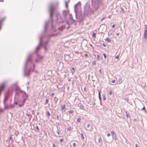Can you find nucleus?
<instances>
[{"instance_id": "f257e3e1", "label": "nucleus", "mask_w": 147, "mask_h": 147, "mask_svg": "<svg viewBox=\"0 0 147 147\" xmlns=\"http://www.w3.org/2000/svg\"><path fill=\"white\" fill-rule=\"evenodd\" d=\"M55 9V8L53 5H51L50 6L49 9L50 19L48 21L45 22L44 31L42 34L39 37L40 40L39 44L36 47L35 50V53H37L38 51L40 49V45L42 44V40L43 38L45 36V34L47 32V29H49L51 32H55L57 30L55 26H53V16Z\"/></svg>"}, {"instance_id": "f03ea898", "label": "nucleus", "mask_w": 147, "mask_h": 147, "mask_svg": "<svg viewBox=\"0 0 147 147\" xmlns=\"http://www.w3.org/2000/svg\"><path fill=\"white\" fill-rule=\"evenodd\" d=\"M9 89L13 91H15V98L17 102L14 101V105H18L20 107H23L28 97L26 92L21 90L20 88L16 84L11 85Z\"/></svg>"}, {"instance_id": "7ed1b4c3", "label": "nucleus", "mask_w": 147, "mask_h": 147, "mask_svg": "<svg viewBox=\"0 0 147 147\" xmlns=\"http://www.w3.org/2000/svg\"><path fill=\"white\" fill-rule=\"evenodd\" d=\"M32 54H30L27 57L24 67V75L26 76H29L31 71H34L35 65L32 58Z\"/></svg>"}, {"instance_id": "20e7f679", "label": "nucleus", "mask_w": 147, "mask_h": 147, "mask_svg": "<svg viewBox=\"0 0 147 147\" xmlns=\"http://www.w3.org/2000/svg\"><path fill=\"white\" fill-rule=\"evenodd\" d=\"M91 4L93 7L96 11L100 6L102 5V1L101 0H91Z\"/></svg>"}, {"instance_id": "39448f33", "label": "nucleus", "mask_w": 147, "mask_h": 147, "mask_svg": "<svg viewBox=\"0 0 147 147\" xmlns=\"http://www.w3.org/2000/svg\"><path fill=\"white\" fill-rule=\"evenodd\" d=\"M81 5V2H79L76 5H75L74 6V11L76 14V17L77 18V13L78 12V6H80Z\"/></svg>"}, {"instance_id": "423d86ee", "label": "nucleus", "mask_w": 147, "mask_h": 147, "mask_svg": "<svg viewBox=\"0 0 147 147\" xmlns=\"http://www.w3.org/2000/svg\"><path fill=\"white\" fill-rule=\"evenodd\" d=\"M13 91H12L11 90L9 89L5 93V95L7 96V97H9L10 96H11L13 94Z\"/></svg>"}, {"instance_id": "0eeeda50", "label": "nucleus", "mask_w": 147, "mask_h": 147, "mask_svg": "<svg viewBox=\"0 0 147 147\" xmlns=\"http://www.w3.org/2000/svg\"><path fill=\"white\" fill-rule=\"evenodd\" d=\"M57 22L58 23L61 22L62 18L60 14L59 13H57L56 15Z\"/></svg>"}, {"instance_id": "6e6552de", "label": "nucleus", "mask_w": 147, "mask_h": 147, "mask_svg": "<svg viewBox=\"0 0 147 147\" xmlns=\"http://www.w3.org/2000/svg\"><path fill=\"white\" fill-rule=\"evenodd\" d=\"M144 38L146 39L147 38V25H145L144 26Z\"/></svg>"}, {"instance_id": "1a4fd4ad", "label": "nucleus", "mask_w": 147, "mask_h": 147, "mask_svg": "<svg viewBox=\"0 0 147 147\" xmlns=\"http://www.w3.org/2000/svg\"><path fill=\"white\" fill-rule=\"evenodd\" d=\"M14 105L12 104H10L9 105H7L6 104L5 105V106H4V108L5 109H9L11 108H14Z\"/></svg>"}, {"instance_id": "9d476101", "label": "nucleus", "mask_w": 147, "mask_h": 147, "mask_svg": "<svg viewBox=\"0 0 147 147\" xmlns=\"http://www.w3.org/2000/svg\"><path fill=\"white\" fill-rule=\"evenodd\" d=\"M42 58L43 57L42 56H41L38 54L37 55V59L35 61L36 62H38L39 61L41 60L42 59Z\"/></svg>"}, {"instance_id": "9b49d317", "label": "nucleus", "mask_w": 147, "mask_h": 147, "mask_svg": "<svg viewBox=\"0 0 147 147\" xmlns=\"http://www.w3.org/2000/svg\"><path fill=\"white\" fill-rule=\"evenodd\" d=\"M68 12L66 10H63V14L65 19H66L68 14Z\"/></svg>"}, {"instance_id": "f8f14e48", "label": "nucleus", "mask_w": 147, "mask_h": 147, "mask_svg": "<svg viewBox=\"0 0 147 147\" xmlns=\"http://www.w3.org/2000/svg\"><path fill=\"white\" fill-rule=\"evenodd\" d=\"M71 116L70 115H69L67 114H66V117L65 118V121H69L70 120Z\"/></svg>"}, {"instance_id": "ddd939ff", "label": "nucleus", "mask_w": 147, "mask_h": 147, "mask_svg": "<svg viewBox=\"0 0 147 147\" xmlns=\"http://www.w3.org/2000/svg\"><path fill=\"white\" fill-rule=\"evenodd\" d=\"M8 98L9 97H7V96L5 95V98L3 100L4 104V106H5V105H6V102Z\"/></svg>"}, {"instance_id": "4468645a", "label": "nucleus", "mask_w": 147, "mask_h": 147, "mask_svg": "<svg viewBox=\"0 0 147 147\" xmlns=\"http://www.w3.org/2000/svg\"><path fill=\"white\" fill-rule=\"evenodd\" d=\"M5 18H4L0 20V30L1 29V23L5 20Z\"/></svg>"}, {"instance_id": "2eb2a0df", "label": "nucleus", "mask_w": 147, "mask_h": 147, "mask_svg": "<svg viewBox=\"0 0 147 147\" xmlns=\"http://www.w3.org/2000/svg\"><path fill=\"white\" fill-rule=\"evenodd\" d=\"M49 41V39H48L45 42L42 44V45L47 46Z\"/></svg>"}, {"instance_id": "dca6fc26", "label": "nucleus", "mask_w": 147, "mask_h": 147, "mask_svg": "<svg viewBox=\"0 0 147 147\" xmlns=\"http://www.w3.org/2000/svg\"><path fill=\"white\" fill-rule=\"evenodd\" d=\"M118 80L119 82V84H120L122 83V80L121 78V76L119 77Z\"/></svg>"}, {"instance_id": "f3484780", "label": "nucleus", "mask_w": 147, "mask_h": 147, "mask_svg": "<svg viewBox=\"0 0 147 147\" xmlns=\"http://www.w3.org/2000/svg\"><path fill=\"white\" fill-rule=\"evenodd\" d=\"M59 34V33L55 34H52L50 36V37H55L57 36Z\"/></svg>"}, {"instance_id": "a211bd4d", "label": "nucleus", "mask_w": 147, "mask_h": 147, "mask_svg": "<svg viewBox=\"0 0 147 147\" xmlns=\"http://www.w3.org/2000/svg\"><path fill=\"white\" fill-rule=\"evenodd\" d=\"M65 105H62L61 107V109L63 110L64 109L65 110Z\"/></svg>"}, {"instance_id": "6ab92c4d", "label": "nucleus", "mask_w": 147, "mask_h": 147, "mask_svg": "<svg viewBox=\"0 0 147 147\" xmlns=\"http://www.w3.org/2000/svg\"><path fill=\"white\" fill-rule=\"evenodd\" d=\"M79 107H80V108L81 109H82V110H84V107L83 105H82V104L80 105Z\"/></svg>"}, {"instance_id": "aec40b11", "label": "nucleus", "mask_w": 147, "mask_h": 147, "mask_svg": "<svg viewBox=\"0 0 147 147\" xmlns=\"http://www.w3.org/2000/svg\"><path fill=\"white\" fill-rule=\"evenodd\" d=\"M111 132V133L114 136V137H116V134L113 131H112Z\"/></svg>"}, {"instance_id": "412c9836", "label": "nucleus", "mask_w": 147, "mask_h": 147, "mask_svg": "<svg viewBox=\"0 0 147 147\" xmlns=\"http://www.w3.org/2000/svg\"><path fill=\"white\" fill-rule=\"evenodd\" d=\"M105 40H107L108 42H110L111 41V40L109 38H107Z\"/></svg>"}, {"instance_id": "4be33fe9", "label": "nucleus", "mask_w": 147, "mask_h": 147, "mask_svg": "<svg viewBox=\"0 0 147 147\" xmlns=\"http://www.w3.org/2000/svg\"><path fill=\"white\" fill-rule=\"evenodd\" d=\"M96 33L94 32H93V34H92V37L93 38H95L96 37Z\"/></svg>"}, {"instance_id": "5701e85b", "label": "nucleus", "mask_w": 147, "mask_h": 147, "mask_svg": "<svg viewBox=\"0 0 147 147\" xmlns=\"http://www.w3.org/2000/svg\"><path fill=\"white\" fill-rule=\"evenodd\" d=\"M142 110H144V112L146 113H147L146 110L144 106L142 108Z\"/></svg>"}, {"instance_id": "b1692460", "label": "nucleus", "mask_w": 147, "mask_h": 147, "mask_svg": "<svg viewBox=\"0 0 147 147\" xmlns=\"http://www.w3.org/2000/svg\"><path fill=\"white\" fill-rule=\"evenodd\" d=\"M120 9L121 11L123 13H124L125 12L123 7H121Z\"/></svg>"}, {"instance_id": "393cba45", "label": "nucleus", "mask_w": 147, "mask_h": 147, "mask_svg": "<svg viewBox=\"0 0 147 147\" xmlns=\"http://www.w3.org/2000/svg\"><path fill=\"white\" fill-rule=\"evenodd\" d=\"M65 7L66 8H68V2L66 1H65Z\"/></svg>"}, {"instance_id": "a878e982", "label": "nucleus", "mask_w": 147, "mask_h": 147, "mask_svg": "<svg viewBox=\"0 0 147 147\" xmlns=\"http://www.w3.org/2000/svg\"><path fill=\"white\" fill-rule=\"evenodd\" d=\"M125 115H126V117H127V118L128 117L130 118V117L129 116V115L128 114L127 111H125Z\"/></svg>"}, {"instance_id": "bb28decb", "label": "nucleus", "mask_w": 147, "mask_h": 147, "mask_svg": "<svg viewBox=\"0 0 147 147\" xmlns=\"http://www.w3.org/2000/svg\"><path fill=\"white\" fill-rule=\"evenodd\" d=\"M69 18H70V20L73 19L72 16L70 14H69Z\"/></svg>"}, {"instance_id": "cd10ccee", "label": "nucleus", "mask_w": 147, "mask_h": 147, "mask_svg": "<svg viewBox=\"0 0 147 147\" xmlns=\"http://www.w3.org/2000/svg\"><path fill=\"white\" fill-rule=\"evenodd\" d=\"M113 93V92L112 91V90H110L109 91V94L110 95H111Z\"/></svg>"}, {"instance_id": "c85d7f7f", "label": "nucleus", "mask_w": 147, "mask_h": 147, "mask_svg": "<svg viewBox=\"0 0 147 147\" xmlns=\"http://www.w3.org/2000/svg\"><path fill=\"white\" fill-rule=\"evenodd\" d=\"M102 96L103 98V99L104 100H105L106 99V98L105 96V94H103L102 95Z\"/></svg>"}, {"instance_id": "c756f323", "label": "nucleus", "mask_w": 147, "mask_h": 147, "mask_svg": "<svg viewBox=\"0 0 147 147\" xmlns=\"http://www.w3.org/2000/svg\"><path fill=\"white\" fill-rule=\"evenodd\" d=\"M71 24H74V23L75 22V20L73 19L71 20Z\"/></svg>"}, {"instance_id": "7c9ffc66", "label": "nucleus", "mask_w": 147, "mask_h": 147, "mask_svg": "<svg viewBox=\"0 0 147 147\" xmlns=\"http://www.w3.org/2000/svg\"><path fill=\"white\" fill-rule=\"evenodd\" d=\"M81 136H82V139L84 140V135H83V134L82 133L81 134Z\"/></svg>"}, {"instance_id": "2f4dec72", "label": "nucleus", "mask_w": 147, "mask_h": 147, "mask_svg": "<svg viewBox=\"0 0 147 147\" xmlns=\"http://www.w3.org/2000/svg\"><path fill=\"white\" fill-rule=\"evenodd\" d=\"M47 115L49 117L50 116L51 114H50V113L49 111H47Z\"/></svg>"}, {"instance_id": "473e14b6", "label": "nucleus", "mask_w": 147, "mask_h": 147, "mask_svg": "<svg viewBox=\"0 0 147 147\" xmlns=\"http://www.w3.org/2000/svg\"><path fill=\"white\" fill-rule=\"evenodd\" d=\"M49 102V100L48 99H46V102L45 103V104H47Z\"/></svg>"}, {"instance_id": "72a5a7b5", "label": "nucleus", "mask_w": 147, "mask_h": 147, "mask_svg": "<svg viewBox=\"0 0 147 147\" xmlns=\"http://www.w3.org/2000/svg\"><path fill=\"white\" fill-rule=\"evenodd\" d=\"M43 47H44V49L46 51L47 50V46L43 45Z\"/></svg>"}, {"instance_id": "f704fd0d", "label": "nucleus", "mask_w": 147, "mask_h": 147, "mask_svg": "<svg viewBox=\"0 0 147 147\" xmlns=\"http://www.w3.org/2000/svg\"><path fill=\"white\" fill-rule=\"evenodd\" d=\"M27 116H28L29 118H30H30L32 117V115H31V114H27Z\"/></svg>"}, {"instance_id": "c9c22d12", "label": "nucleus", "mask_w": 147, "mask_h": 147, "mask_svg": "<svg viewBox=\"0 0 147 147\" xmlns=\"http://www.w3.org/2000/svg\"><path fill=\"white\" fill-rule=\"evenodd\" d=\"M71 127H68L67 128V130L68 131H70L71 130Z\"/></svg>"}, {"instance_id": "e433bc0d", "label": "nucleus", "mask_w": 147, "mask_h": 147, "mask_svg": "<svg viewBox=\"0 0 147 147\" xmlns=\"http://www.w3.org/2000/svg\"><path fill=\"white\" fill-rule=\"evenodd\" d=\"M73 111L72 110H70L69 111V113H73Z\"/></svg>"}, {"instance_id": "4c0bfd02", "label": "nucleus", "mask_w": 147, "mask_h": 147, "mask_svg": "<svg viewBox=\"0 0 147 147\" xmlns=\"http://www.w3.org/2000/svg\"><path fill=\"white\" fill-rule=\"evenodd\" d=\"M57 130L56 131V132L59 135L60 134L59 133V130H58V127H57Z\"/></svg>"}, {"instance_id": "58836bf2", "label": "nucleus", "mask_w": 147, "mask_h": 147, "mask_svg": "<svg viewBox=\"0 0 147 147\" xmlns=\"http://www.w3.org/2000/svg\"><path fill=\"white\" fill-rule=\"evenodd\" d=\"M59 140H60V141L61 142H62L64 141V139H63L61 138V139H60Z\"/></svg>"}, {"instance_id": "ea45409f", "label": "nucleus", "mask_w": 147, "mask_h": 147, "mask_svg": "<svg viewBox=\"0 0 147 147\" xmlns=\"http://www.w3.org/2000/svg\"><path fill=\"white\" fill-rule=\"evenodd\" d=\"M81 119L80 118H78L77 120V121L78 122H80V121Z\"/></svg>"}, {"instance_id": "a19ab883", "label": "nucleus", "mask_w": 147, "mask_h": 147, "mask_svg": "<svg viewBox=\"0 0 147 147\" xmlns=\"http://www.w3.org/2000/svg\"><path fill=\"white\" fill-rule=\"evenodd\" d=\"M96 63V62L95 61H93L92 62V65H95Z\"/></svg>"}, {"instance_id": "79ce46f5", "label": "nucleus", "mask_w": 147, "mask_h": 147, "mask_svg": "<svg viewBox=\"0 0 147 147\" xmlns=\"http://www.w3.org/2000/svg\"><path fill=\"white\" fill-rule=\"evenodd\" d=\"M103 55L104 56V57L105 59H106L107 58V56L105 54L103 53Z\"/></svg>"}, {"instance_id": "37998d69", "label": "nucleus", "mask_w": 147, "mask_h": 147, "mask_svg": "<svg viewBox=\"0 0 147 147\" xmlns=\"http://www.w3.org/2000/svg\"><path fill=\"white\" fill-rule=\"evenodd\" d=\"M72 145L74 147H75V146H76V145L75 143H74Z\"/></svg>"}, {"instance_id": "c03bdc74", "label": "nucleus", "mask_w": 147, "mask_h": 147, "mask_svg": "<svg viewBox=\"0 0 147 147\" xmlns=\"http://www.w3.org/2000/svg\"><path fill=\"white\" fill-rule=\"evenodd\" d=\"M115 80H113L111 82L112 83H115Z\"/></svg>"}, {"instance_id": "a18cd8bd", "label": "nucleus", "mask_w": 147, "mask_h": 147, "mask_svg": "<svg viewBox=\"0 0 147 147\" xmlns=\"http://www.w3.org/2000/svg\"><path fill=\"white\" fill-rule=\"evenodd\" d=\"M84 90L85 92L86 91V86L84 88Z\"/></svg>"}, {"instance_id": "49530a36", "label": "nucleus", "mask_w": 147, "mask_h": 147, "mask_svg": "<svg viewBox=\"0 0 147 147\" xmlns=\"http://www.w3.org/2000/svg\"><path fill=\"white\" fill-rule=\"evenodd\" d=\"M137 121V120L136 119H134L133 120V121L134 122H136Z\"/></svg>"}, {"instance_id": "de8ad7c7", "label": "nucleus", "mask_w": 147, "mask_h": 147, "mask_svg": "<svg viewBox=\"0 0 147 147\" xmlns=\"http://www.w3.org/2000/svg\"><path fill=\"white\" fill-rule=\"evenodd\" d=\"M53 147H57V146H56L55 144L54 143H53Z\"/></svg>"}, {"instance_id": "09e8293b", "label": "nucleus", "mask_w": 147, "mask_h": 147, "mask_svg": "<svg viewBox=\"0 0 147 147\" xmlns=\"http://www.w3.org/2000/svg\"><path fill=\"white\" fill-rule=\"evenodd\" d=\"M98 142H100V140H101V138L100 137L99 138H98Z\"/></svg>"}, {"instance_id": "8fccbe9b", "label": "nucleus", "mask_w": 147, "mask_h": 147, "mask_svg": "<svg viewBox=\"0 0 147 147\" xmlns=\"http://www.w3.org/2000/svg\"><path fill=\"white\" fill-rule=\"evenodd\" d=\"M101 97L100 93V91H98V97Z\"/></svg>"}, {"instance_id": "3c124183", "label": "nucleus", "mask_w": 147, "mask_h": 147, "mask_svg": "<svg viewBox=\"0 0 147 147\" xmlns=\"http://www.w3.org/2000/svg\"><path fill=\"white\" fill-rule=\"evenodd\" d=\"M115 24H113V25H112V28H114V27H115Z\"/></svg>"}, {"instance_id": "603ef678", "label": "nucleus", "mask_w": 147, "mask_h": 147, "mask_svg": "<svg viewBox=\"0 0 147 147\" xmlns=\"http://www.w3.org/2000/svg\"><path fill=\"white\" fill-rule=\"evenodd\" d=\"M119 58V55H117V56H116L115 57V59H118Z\"/></svg>"}, {"instance_id": "864d4df0", "label": "nucleus", "mask_w": 147, "mask_h": 147, "mask_svg": "<svg viewBox=\"0 0 147 147\" xmlns=\"http://www.w3.org/2000/svg\"><path fill=\"white\" fill-rule=\"evenodd\" d=\"M110 135H111V134H110L109 133H107V136L108 137H109Z\"/></svg>"}, {"instance_id": "5fc2aeb1", "label": "nucleus", "mask_w": 147, "mask_h": 147, "mask_svg": "<svg viewBox=\"0 0 147 147\" xmlns=\"http://www.w3.org/2000/svg\"><path fill=\"white\" fill-rule=\"evenodd\" d=\"M85 144L83 143L82 145V147H84L85 146Z\"/></svg>"}, {"instance_id": "6e6d98bb", "label": "nucleus", "mask_w": 147, "mask_h": 147, "mask_svg": "<svg viewBox=\"0 0 147 147\" xmlns=\"http://www.w3.org/2000/svg\"><path fill=\"white\" fill-rule=\"evenodd\" d=\"M99 72L100 73V74H102V73H101V69H99Z\"/></svg>"}, {"instance_id": "4d7b16f0", "label": "nucleus", "mask_w": 147, "mask_h": 147, "mask_svg": "<svg viewBox=\"0 0 147 147\" xmlns=\"http://www.w3.org/2000/svg\"><path fill=\"white\" fill-rule=\"evenodd\" d=\"M90 124H88V125H87V127L88 128L90 127Z\"/></svg>"}, {"instance_id": "13d9d810", "label": "nucleus", "mask_w": 147, "mask_h": 147, "mask_svg": "<svg viewBox=\"0 0 147 147\" xmlns=\"http://www.w3.org/2000/svg\"><path fill=\"white\" fill-rule=\"evenodd\" d=\"M72 69L73 70V71L74 72L75 71V68L74 67H72Z\"/></svg>"}, {"instance_id": "bf43d9fd", "label": "nucleus", "mask_w": 147, "mask_h": 147, "mask_svg": "<svg viewBox=\"0 0 147 147\" xmlns=\"http://www.w3.org/2000/svg\"><path fill=\"white\" fill-rule=\"evenodd\" d=\"M102 45L105 47L106 46V45L104 43L102 44Z\"/></svg>"}, {"instance_id": "052dcab7", "label": "nucleus", "mask_w": 147, "mask_h": 147, "mask_svg": "<svg viewBox=\"0 0 147 147\" xmlns=\"http://www.w3.org/2000/svg\"><path fill=\"white\" fill-rule=\"evenodd\" d=\"M100 57V55H97V58L98 59Z\"/></svg>"}, {"instance_id": "680f3d73", "label": "nucleus", "mask_w": 147, "mask_h": 147, "mask_svg": "<svg viewBox=\"0 0 147 147\" xmlns=\"http://www.w3.org/2000/svg\"><path fill=\"white\" fill-rule=\"evenodd\" d=\"M9 140H13L12 137L11 136H10V137L9 138Z\"/></svg>"}, {"instance_id": "e2e57ef3", "label": "nucleus", "mask_w": 147, "mask_h": 147, "mask_svg": "<svg viewBox=\"0 0 147 147\" xmlns=\"http://www.w3.org/2000/svg\"><path fill=\"white\" fill-rule=\"evenodd\" d=\"M135 147H138V145L137 144H136Z\"/></svg>"}, {"instance_id": "0e129e2a", "label": "nucleus", "mask_w": 147, "mask_h": 147, "mask_svg": "<svg viewBox=\"0 0 147 147\" xmlns=\"http://www.w3.org/2000/svg\"><path fill=\"white\" fill-rule=\"evenodd\" d=\"M100 44H98V45H97L96 46L97 47H99L100 46Z\"/></svg>"}, {"instance_id": "69168bd1", "label": "nucleus", "mask_w": 147, "mask_h": 147, "mask_svg": "<svg viewBox=\"0 0 147 147\" xmlns=\"http://www.w3.org/2000/svg\"><path fill=\"white\" fill-rule=\"evenodd\" d=\"M54 95V93L53 92H52L51 94V96H53Z\"/></svg>"}, {"instance_id": "338daca9", "label": "nucleus", "mask_w": 147, "mask_h": 147, "mask_svg": "<svg viewBox=\"0 0 147 147\" xmlns=\"http://www.w3.org/2000/svg\"><path fill=\"white\" fill-rule=\"evenodd\" d=\"M36 129L38 130L39 129V128L37 126H36Z\"/></svg>"}, {"instance_id": "774afa93", "label": "nucleus", "mask_w": 147, "mask_h": 147, "mask_svg": "<svg viewBox=\"0 0 147 147\" xmlns=\"http://www.w3.org/2000/svg\"><path fill=\"white\" fill-rule=\"evenodd\" d=\"M88 55V54H86L85 55V57H87Z\"/></svg>"}]
</instances>
